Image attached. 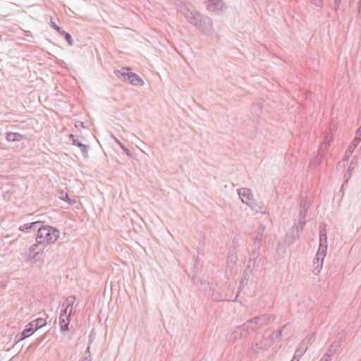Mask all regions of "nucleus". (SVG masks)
<instances>
[{
    "label": "nucleus",
    "instance_id": "obj_1",
    "mask_svg": "<svg viewBox=\"0 0 361 361\" xmlns=\"http://www.w3.org/2000/svg\"><path fill=\"white\" fill-rule=\"evenodd\" d=\"M175 5L188 23L203 32L211 30L212 27L211 18L196 11L190 2L186 0H176Z\"/></svg>",
    "mask_w": 361,
    "mask_h": 361
},
{
    "label": "nucleus",
    "instance_id": "obj_2",
    "mask_svg": "<svg viewBox=\"0 0 361 361\" xmlns=\"http://www.w3.org/2000/svg\"><path fill=\"white\" fill-rule=\"evenodd\" d=\"M59 236V230L50 226H41L37 228L36 241L46 246L56 242Z\"/></svg>",
    "mask_w": 361,
    "mask_h": 361
},
{
    "label": "nucleus",
    "instance_id": "obj_3",
    "mask_svg": "<svg viewBox=\"0 0 361 361\" xmlns=\"http://www.w3.org/2000/svg\"><path fill=\"white\" fill-rule=\"evenodd\" d=\"M274 334H271L268 337L263 336L260 341L252 343L247 350V356L256 357L268 350L274 344Z\"/></svg>",
    "mask_w": 361,
    "mask_h": 361
},
{
    "label": "nucleus",
    "instance_id": "obj_4",
    "mask_svg": "<svg viewBox=\"0 0 361 361\" xmlns=\"http://www.w3.org/2000/svg\"><path fill=\"white\" fill-rule=\"evenodd\" d=\"M276 319L274 314H261L247 320L243 324V328L247 334L256 331L265 326Z\"/></svg>",
    "mask_w": 361,
    "mask_h": 361
},
{
    "label": "nucleus",
    "instance_id": "obj_5",
    "mask_svg": "<svg viewBox=\"0 0 361 361\" xmlns=\"http://www.w3.org/2000/svg\"><path fill=\"white\" fill-rule=\"evenodd\" d=\"M238 193L241 198L242 202L244 204L248 205L255 212H262L263 209V204L262 203H257L253 199L252 193L250 189L246 188H242L238 190Z\"/></svg>",
    "mask_w": 361,
    "mask_h": 361
},
{
    "label": "nucleus",
    "instance_id": "obj_6",
    "mask_svg": "<svg viewBox=\"0 0 361 361\" xmlns=\"http://www.w3.org/2000/svg\"><path fill=\"white\" fill-rule=\"evenodd\" d=\"M327 245H319L318 251L313 259L312 273L317 276L320 274L323 267L324 259L326 254Z\"/></svg>",
    "mask_w": 361,
    "mask_h": 361
},
{
    "label": "nucleus",
    "instance_id": "obj_7",
    "mask_svg": "<svg viewBox=\"0 0 361 361\" xmlns=\"http://www.w3.org/2000/svg\"><path fill=\"white\" fill-rule=\"evenodd\" d=\"M312 343V336L309 335L302 339L295 350L294 354L295 355V358H301L305 353L308 350Z\"/></svg>",
    "mask_w": 361,
    "mask_h": 361
},
{
    "label": "nucleus",
    "instance_id": "obj_8",
    "mask_svg": "<svg viewBox=\"0 0 361 361\" xmlns=\"http://www.w3.org/2000/svg\"><path fill=\"white\" fill-rule=\"evenodd\" d=\"M248 334L247 330L244 329L243 324L241 326L236 327L232 332L228 334L226 339L229 342L235 343L239 339L246 337Z\"/></svg>",
    "mask_w": 361,
    "mask_h": 361
},
{
    "label": "nucleus",
    "instance_id": "obj_9",
    "mask_svg": "<svg viewBox=\"0 0 361 361\" xmlns=\"http://www.w3.org/2000/svg\"><path fill=\"white\" fill-rule=\"evenodd\" d=\"M69 138L70 140L72 141V143L73 145L78 147L82 153V155L85 158H87L88 157V150H89V146L87 145H85V144H82L80 140L78 138L77 136L73 135V134H71L69 135Z\"/></svg>",
    "mask_w": 361,
    "mask_h": 361
},
{
    "label": "nucleus",
    "instance_id": "obj_10",
    "mask_svg": "<svg viewBox=\"0 0 361 361\" xmlns=\"http://www.w3.org/2000/svg\"><path fill=\"white\" fill-rule=\"evenodd\" d=\"M40 245H44L42 243H38L37 241L29 248V256L30 258L37 261L39 255L42 254L44 247H40Z\"/></svg>",
    "mask_w": 361,
    "mask_h": 361
},
{
    "label": "nucleus",
    "instance_id": "obj_11",
    "mask_svg": "<svg viewBox=\"0 0 361 361\" xmlns=\"http://www.w3.org/2000/svg\"><path fill=\"white\" fill-rule=\"evenodd\" d=\"M36 331L37 329H35L33 323L32 322L28 323L25 326V329L23 331L21 337L19 338L18 341L24 340L25 338L32 335Z\"/></svg>",
    "mask_w": 361,
    "mask_h": 361
},
{
    "label": "nucleus",
    "instance_id": "obj_12",
    "mask_svg": "<svg viewBox=\"0 0 361 361\" xmlns=\"http://www.w3.org/2000/svg\"><path fill=\"white\" fill-rule=\"evenodd\" d=\"M208 9L212 11H221L224 8L222 0H208Z\"/></svg>",
    "mask_w": 361,
    "mask_h": 361
},
{
    "label": "nucleus",
    "instance_id": "obj_13",
    "mask_svg": "<svg viewBox=\"0 0 361 361\" xmlns=\"http://www.w3.org/2000/svg\"><path fill=\"white\" fill-rule=\"evenodd\" d=\"M130 69L128 68H123L121 70H117L115 71L116 76L123 80V81H128L130 77V74L131 72H129Z\"/></svg>",
    "mask_w": 361,
    "mask_h": 361
},
{
    "label": "nucleus",
    "instance_id": "obj_14",
    "mask_svg": "<svg viewBox=\"0 0 361 361\" xmlns=\"http://www.w3.org/2000/svg\"><path fill=\"white\" fill-rule=\"evenodd\" d=\"M255 260H253L252 259H250L247 262V264L243 271V279L244 280H247L250 275L252 274V269L253 268L255 267Z\"/></svg>",
    "mask_w": 361,
    "mask_h": 361
},
{
    "label": "nucleus",
    "instance_id": "obj_15",
    "mask_svg": "<svg viewBox=\"0 0 361 361\" xmlns=\"http://www.w3.org/2000/svg\"><path fill=\"white\" fill-rule=\"evenodd\" d=\"M41 223H42L41 221H35V222L25 224L23 226H20L19 227V230L21 231L25 232V233H29V232H30V231L32 229L36 230L37 226L40 224Z\"/></svg>",
    "mask_w": 361,
    "mask_h": 361
},
{
    "label": "nucleus",
    "instance_id": "obj_16",
    "mask_svg": "<svg viewBox=\"0 0 361 361\" xmlns=\"http://www.w3.org/2000/svg\"><path fill=\"white\" fill-rule=\"evenodd\" d=\"M70 323V317L60 316L59 324L62 331H68L69 330L68 326Z\"/></svg>",
    "mask_w": 361,
    "mask_h": 361
},
{
    "label": "nucleus",
    "instance_id": "obj_17",
    "mask_svg": "<svg viewBox=\"0 0 361 361\" xmlns=\"http://www.w3.org/2000/svg\"><path fill=\"white\" fill-rule=\"evenodd\" d=\"M130 78H129L128 82L133 85H143L144 81L137 74L130 73Z\"/></svg>",
    "mask_w": 361,
    "mask_h": 361
},
{
    "label": "nucleus",
    "instance_id": "obj_18",
    "mask_svg": "<svg viewBox=\"0 0 361 361\" xmlns=\"http://www.w3.org/2000/svg\"><path fill=\"white\" fill-rule=\"evenodd\" d=\"M302 212H300L298 224H295L293 228V229L296 230L298 236H299V233L303 230L306 223L305 217V216H302Z\"/></svg>",
    "mask_w": 361,
    "mask_h": 361
},
{
    "label": "nucleus",
    "instance_id": "obj_19",
    "mask_svg": "<svg viewBox=\"0 0 361 361\" xmlns=\"http://www.w3.org/2000/svg\"><path fill=\"white\" fill-rule=\"evenodd\" d=\"M6 138L9 142L20 141L23 138V135L18 133H7Z\"/></svg>",
    "mask_w": 361,
    "mask_h": 361
},
{
    "label": "nucleus",
    "instance_id": "obj_20",
    "mask_svg": "<svg viewBox=\"0 0 361 361\" xmlns=\"http://www.w3.org/2000/svg\"><path fill=\"white\" fill-rule=\"evenodd\" d=\"M264 231V226H260L259 231H257L256 237L254 238L255 245L259 247L263 238V232Z\"/></svg>",
    "mask_w": 361,
    "mask_h": 361
},
{
    "label": "nucleus",
    "instance_id": "obj_21",
    "mask_svg": "<svg viewBox=\"0 0 361 361\" xmlns=\"http://www.w3.org/2000/svg\"><path fill=\"white\" fill-rule=\"evenodd\" d=\"M75 301V297L71 295L68 296L66 299V302L63 304V307H66L67 308H69V312H72L73 310V305Z\"/></svg>",
    "mask_w": 361,
    "mask_h": 361
},
{
    "label": "nucleus",
    "instance_id": "obj_22",
    "mask_svg": "<svg viewBox=\"0 0 361 361\" xmlns=\"http://www.w3.org/2000/svg\"><path fill=\"white\" fill-rule=\"evenodd\" d=\"M111 137L120 146V147L123 149V151L126 153V154L128 157H131L133 156L131 152L128 148H126L116 137H115L114 135H111Z\"/></svg>",
    "mask_w": 361,
    "mask_h": 361
},
{
    "label": "nucleus",
    "instance_id": "obj_23",
    "mask_svg": "<svg viewBox=\"0 0 361 361\" xmlns=\"http://www.w3.org/2000/svg\"><path fill=\"white\" fill-rule=\"evenodd\" d=\"M319 245H327V235L326 228H321L319 231Z\"/></svg>",
    "mask_w": 361,
    "mask_h": 361
},
{
    "label": "nucleus",
    "instance_id": "obj_24",
    "mask_svg": "<svg viewBox=\"0 0 361 361\" xmlns=\"http://www.w3.org/2000/svg\"><path fill=\"white\" fill-rule=\"evenodd\" d=\"M32 322L33 323L35 328L37 330L44 326L47 324L46 320L43 318H37L32 321Z\"/></svg>",
    "mask_w": 361,
    "mask_h": 361
},
{
    "label": "nucleus",
    "instance_id": "obj_25",
    "mask_svg": "<svg viewBox=\"0 0 361 361\" xmlns=\"http://www.w3.org/2000/svg\"><path fill=\"white\" fill-rule=\"evenodd\" d=\"M236 259H237L236 255H229L228 257L227 261H226V263H227L226 269L228 267H230V269H232L233 268L234 264H235Z\"/></svg>",
    "mask_w": 361,
    "mask_h": 361
},
{
    "label": "nucleus",
    "instance_id": "obj_26",
    "mask_svg": "<svg viewBox=\"0 0 361 361\" xmlns=\"http://www.w3.org/2000/svg\"><path fill=\"white\" fill-rule=\"evenodd\" d=\"M345 336H346V333L345 332V331H341L338 332L336 334L334 342L336 343L337 344H338L341 346V343H342L343 341L344 340Z\"/></svg>",
    "mask_w": 361,
    "mask_h": 361
},
{
    "label": "nucleus",
    "instance_id": "obj_27",
    "mask_svg": "<svg viewBox=\"0 0 361 361\" xmlns=\"http://www.w3.org/2000/svg\"><path fill=\"white\" fill-rule=\"evenodd\" d=\"M355 166L353 164H350L348 168L347 172L344 174V183H347L348 180L352 176V171L354 170Z\"/></svg>",
    "mask_w": 361,
    "mask_h": 361
},
{
    "label": "nucleus",
    "instance_id": "obj_28",
    "mask_svg": "<svg viewBox=\"0 0 361 361\" xmlns=\"http://www.w3.org/2000/svg\"><path fill=\"white\" fill-rule=\"evenodd\" d=\"M341 348V345L334 342L329 345L327 352L331 355H335Z\"/></svg>",
    "mask_w": 361,
    "mask_h": 361
},
{
    "label": "nucleus",
    "instance_id": "obj_29",
    "mask_svg": "<svg viewBox=\"0 0 361 361\" xmlns=\"http://www.w3.org/2000/svg\"><path fill=\"white\" fill-rule=\"evenodd\" d=\"M301 207L302 208V210H301V212H302V216H306V213L309 209V203L307 202V200H302L301 202V204H300Z\"/></svg>",
    "mask_w": 361,
    "mask_h": 361
},
{
    "label": "nucleus",
    "instance_id": "obj_30",
    "mask_svg": "<svg viewBox=\"0 0 361 361\" xmlns=\"http://www.w3.org/2000/svg\"><path fill=\"white\" fill-rule=\"evenodd\" d=\"M63 36L65 37L66 40L67 41L69 45L73 44V40L72 39L71 35L69 33L66 32Z\"/></svg>",
    "mask_w": 361,
    "mask_h": 361
},
{
    "label": "nucleus",
    "instance_id": "obj_31",
    "mask_svg": "<svg viewBox=\"0 0 361 361\" xmlns=\"http://www.w3.org/2000/svg\"><path fill=\"white\" fill-rule=\"evenodd\" d=\"M360 142H355V140L353 139V141L351 142V143L349 145L348 149H351L352 151L354 152L355 149L357 147V146L358 145Z\"/></svg>",
    "mask_w": 361,
    "mask_h": 361
},
{
    "label": "nucleus",
    "instance_id": "obj_32",
    "mask_svg": "<svg viewBox=\"0 0 361 361\" xmlns=\"http://www.w3.org/2000/svg\"><path fill=\"white\" fill-rule=\"evenodd\" d=\"M71 314V312H69V308H67L66 307H65L64 309L61 310L60 316L70 317Z\"/></svg>",
    "mask_w": 361,
    "mask_h": 361
},
{
    "label": "nucleus",
    "instance_id": "obj_33",
    "mask_svg": "<svg viewBox=\"0 0 361 361\" xmlns=\"http://www.w3.org/2000/svg\"><path fill=\"white\" fill-rule=\"evenodd\" d=\"M62 200L68 202L70 204H73L76 202L75 199L70 198L68 194L66 195L65 197H63V199H62Z\"/></svg>",
    "mask_w": 361,
    "mask_h": 361
},
{
    "label": "nucleus",
    "instance_id": "obj_34",
    "mask_svg": "<svg viewBox=\"0 0 361 361\" xmlns=\"http://www.w3.org/2000/svg\"><path fill=\"white\" fill-rule=\"evenodd\" d=\"M354 140H355V142H357V141L359 142H361V129L360 128H358L357 130L356 135H355Z\"/></svg>",
    "mask_w": 361,
    "mask_h": 361
},
{
    "label": "nucleus",
    "instance_id": "obj_35",
    "mask_svg": "<svg viewBox=\"0 0 361 361\" xmlns=\"http://www.w3.org/2000/svg\"><path fill=\"white\" fill-rule=\"evenodd\" d=\"M353 153V151L348 149L345 153V157L343 159V161H345L348 160V159L351 157Z\"/></svg>",
    "mask_w": 361,
    "mask_h": 361
},
{
    "label": "nucleus",
    "instance_id": "obj_36",
    "mask_svg": "<svg viewBox=\"0 0 361 361\" xmlns=\"http://www.w3.org/2000/svg\"><path fill=\"white\" fill-rule=\"evenodd\" d=\"M271 334H274V340L276 338L280 339L282 336V330L279 329L276 332H273Z\"/></svg>",
    "mask_w": 361,
    "mask_h": 361
},
{
    "label": "nucleus",
    "instance_id": "obj_37",
    "mask_svg": "<svg viewBox=\"0 0 361 361\" xmlns=\"http://www.w3.org/2000/svg\"><path fill=\"white\" fill-rule=\"evenodd\" d=\"M75 127L78 129H80V128H85L84 123L82 121H79L75 122Z\"/></svg>",
    "mask_w": 361,
    "mask_h": 361
},
{
    "label": "nucleus",
    "instance_id": "obj_38",
    "mask_svg": "<svg viewBox=\"0 0 361 361\" xmlns=\"http://www.w3.org/2000/svg\"><path fill=\"white\" fill-rule=\"evenodd\" d=\"M328 139H329V135H326L325 137V142L321 145L320 150H322L323 148H324V149H327V147L329 146V144L327 143Z\"/></svg>",
    "mask_w": 361,
    "mask_h": 361
},
{
    "label": "nucleus",
    "instance_id": "obj_39",
    "mask_svg": "<svg viewBox=\"0 0 361 361\" xmlns=\"http://www.w3.org/2000/svg\"><path fill=\"white\" fill-rule=\"evenodd\" d=\"M332 355H333L329 353V352L326 351V353L324 355L323 358H324V360L326 361H331Z\"/></svg>",
    "mask_w": 361,
    "mask_h": 361
},
{
    "label": "nucleus",
    "instance_id": "obj_40",
    "mask_svg": "<svg viewBox=\"0 0 361 361\" xmlns=\"http://www.w3.org/2000/svg\"><path fill=\"white\" fill-rule=\"evenodd\" d=\"M68 193L66 192H64L63 190H61L58 192L57 196L59 199L62 200L63 199V197H65L66 195Z\"/></svg>",
    "mask_w": 361,
    "mask_h": 361
},
{
    "label": "nucleus",
    "instance_id": "obj_41",
    "mask_svg": "<svg viewBox=\"0 0 361 361\" xmlns=\"http://www.w3.org/2000/svg\"><path fill=\"white\" fill-rule=\"evenodd\" d=\"M49 18H50V26H51L53 29H55V27H58V25H56V23L53 20L52 17L49 16Z\"/></svg>",
    "mask_w": 361,
    "mask_h": 361
},
{
    "label": "nucleus",
    "instance_id": "obj_42",
    "mask_svg": "<svg viewBox=\"0 0 361 361\" xmlns=\"http://www.w3.org/2000/svg\"><path fill=\"white\" fill-rule=\"evenodd\" d=\"M60 35L63 36V34L66 32L64 30H63L59 26L57 27H55L54 29Z\"/></svg>",
    "mask_w": 361,
    "mask_h": 361
},
{
    "label": "nucleus",
    "instance_id": "obj_43",
    "mask_svg": "<svg viewBox=\"0 0 361 361\" xmlns=\"http://www.w3.org/2000/svg\"><path fill=\"white\" fill-rule=\"evenodd\" d=\"M312 2L317 6H322V0H312Z\"/></svg>",
    "mask_w": 361,
    "mask_h": 361
},
{
    "label": "nucleus",
    "instance_id": "obj_44",
    "mask_svg": "<svg viewBox=\"0 0 361 361\" xmlns=\"http://www.w3.org/2000/svg\"><path fill=\"white\" fill-rule=\"evenodd\" d=\"M341 0H334L335 8L337 9L341 4Z\"/></svg>",
    "mask_w": 361,
    "mask_h": 361
},
{
    "label": "nucleus",
    "instance_id": "obj_45",
    "mask_svg": "<svg viewBox=\"0 0 361 361\" xmlns=\"http://www.w3.org/2000/svg\"><path fill=\"white\" fill-rule=\"evenodd\" d=\"M358 14L360 16H361V0L359 1Z\"/></svg>",
    "mask_w": 361,
    "mask_h": 361
},
{
    "label": "nucleus",
    "instance_id": "obj_46",
    "mask_svg": "<svg viewBox=\"0 0 361 361\" xmlns=\"http://www.w3.org/2000/svg\"><path fill=\"white\" fill-rule=\"evenodd\" d=\"M87 353H88L89 357H90L91 355H90V345L87 347V349L85 352V354H87Z\"/></svg>",
    "mask_w": 361,
    "mask_h": 361
},
{
    "label": "nucleus",
    "instance_id": "obj_47",
    "mask_svg": "<svg viewBox=\"0 0 361 361\" xmlns=\"http://www.w3.org/2000/svg\"><path fill=\"white\" fill-rule=\"evenodd\" d=\"M82 361H91V359H90V357H89V356H88V357H84V358L82 360Z\"/></svg>",
    "mask_w": 361,
    "mask_h": 361
},
{
    "label": "nucleus",
    "instance_id": "obj_48",
    "mask_svg": "<svg viewBox=\"0 0 361 361\" xmlns=\"http://www.w3.org/2000/svg\"><path fill=\"white\" fill-rule=\"evenodd\" d=\"M300 358H295V355H294L291 361H299Z\"/></svg>",
    "mask_w": 361,
    "mask_h": 361
},
{
    "label": "nucleus",
    "instance_id": "obj_49",
    "mask_svg": "<svg viewBox=\"0 0 361 361\" xmlns=\"http://www.w3.org/2000/svg\"><path fill=\"white\" fill-rule=\"evenodd\" d=\"M319 361H326V360H324V358H323V357L320 359Z\"/></svg>",
    "mask_w": 361,
    "mask_h": 361
}]
</instances>
